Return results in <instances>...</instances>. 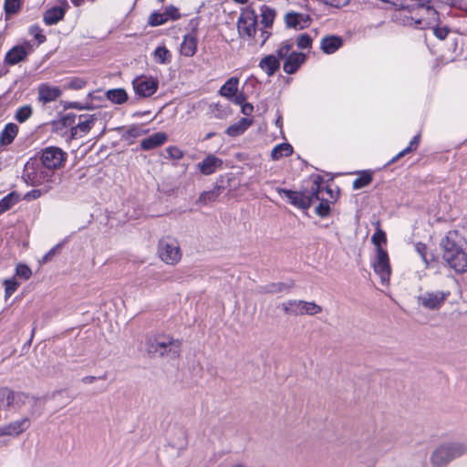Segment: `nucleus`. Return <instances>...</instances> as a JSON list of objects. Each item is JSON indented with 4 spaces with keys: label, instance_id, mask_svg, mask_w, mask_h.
<instances>
[{
    "label": "nucleus",
    "instance_id": "052dcab7",
    "mask_svg": "<svg viewBox=\"0 0 467 467\" xmlns=\"http://www.w3.org/2000/svg\"><path fill=\"white\" fill-rule=\"evenodd\" d=\"M275 11L265 6V28L271 26Z\"/></svg>",
    "mask_w": 467,
    "mask_h": 467
},
{
    "label": "nucleus",
    "instance_id": "ea45409f",
    "mask_svg": "<svg viewBox=\"0 0 467 467\" xmlns=\"http://www.w3.org/2000/svg\"><path fill=\"white\" fill-rule=\"evenodd\" d=\"M53 188L50 186H42L40 189H34L25 194L24 199L26 201H32L38 199L44 194L49 192Z\"/></svg>",
    "mask_w": 467,
    "mask_h": 467
},
{
    "label": "nucleus",
    "instance_id": "a878e982",
    "mask_svg": "<svg viewBox=\"0 0 467 467\" xmlns=\"http://www.w3.org/2000/svg\"><path fill=\"white\" fill-rule=\"evenodd\" d=\"M252 124V120L248 118H242L238 122L230 125L225 132L231 137H237L243 134Z\"/></svg>",
    "mask_w": 467,
    "mask_h": 467
},
{
    "label": "nucleus",
    "instance_id": "69168bd1",
    "mask_svg": "<svg viewBox=\"0 0 467 467\" xmlns=\"http://www.w3.org/2000/svg\"><path fill=\"white\" fill-rule=\"evenodd\" d=\"M241 111L244 115L249 116L254 111V107L251 103L244 102L241 105Z\"/></svg>",
    "mask_w": 467,
    "mask_h": 467
},
{
    "label": "nucleus",
    "instance_id": "37998d69",
    "mask_svg": "<svg viewBox=\"0 0 467 467\" xmlns=\"http://www.w3.org/2000/svg\"><path fill=\"white\" fill-rule=\"evenodd\" d=\"M167 21H169V19L167 18L165 12H154L150 16L148 23L151 26H158L165 24Z\"/></svg>",
    "mask_w": 467,
    "mask_h": 467
},
{
    "label": "nucleus",
    "instance_id": "6e6d98bb",
    "mask_svg": "<svg viewBox=\"0 0 467 467\" xmlns=\"http://www.w3.org/2000/svg\"><path fill=\"white\" fill-rule=\"evenodd\" d=\"M164 12L169 20L174 21V20L179 19L181 16V14H180L178 8L173 5L167 6L165 8Z\"/></svg>",
    "mask_w": 467,
    "mask_h": 467
},
{
    "label": "nucleus",
    "instance_id": "9d476101",
    "mask_svg": "<svg viewBox=\"0 0 467 467\" xmlns=\"http://www.w3.org/2000/svg\"><path fill=\"white\" fill-rule=\"evenodd\" d=\"M67 154L57 147H47L40 153L38 161L47 170L55 172L66 161Z\"/></svg>",
    "mask_w": 467,
    "mask_h": 467
},
{
    "label": "nucleus",
    "instance_id": "4468645a",
    "mask_svg": "<svg viewBox=\"0 0 467 467\" xmlns=\"http://www.w3.org/2000/svg\"><path fill=\"white\" fill-rule=\"evenodd\" d=\"M237 27L241 36L252 37L256 32V17L254 12L242 14Z\"/></svg>",
    "mask_w": 467,
    "mask_h": 467
},
{
    "label": "nucleus",
    "instance_id": "e433bc0d",
    "mask_svg": "<svg viewBox=\"0 0 467 467\" xmlns=\"http://www.w3.org/2000/svg\"><path fill=\"white\" fill-rule=\"evenodd\" d=\"M420 134H417L416 136L413 137V139L410 140V144L408 147H406L404 150H402L400 152H399L392 160H391V162H394L396 160L401 158L402 156H404L405 154L412 151V150H415L418 146H419V143H420Z\"/></svg>",
    "mask_w": 467,
    "mask_h": 467
},
{
    "label": "nucleus",
    "instance_id": "2f4dec72",
    "mask_svg": "<svg viewBox=\"0 0 467 467\" xmlns=\"http://www.w3.org/2000/svg\"><path fill=\"white\" fill-rule=\"evenodd\" d=\"M372 182V173L368 171H363L360 172L359 176L354 180L352 183V188L354 190H358L368 186Z\"/></svg>",
    "mask_w": 467,
    "mask_h": 467
},
{
    "label": "nucleus",
    "instance_id": "9b49d317",
    "mask_svg": "<svg viewBox=\"0 0 467 467\" xmlns=\"http://www.w3.org/2000/svg\"><path fill=\"white\" fill-rule=\"evenodd\" d=\"M99 120L97 114H81L78 122L70 129V138H82L87 135Z\"/></svg>",
    "mask_w": 467,
    "mask_h": 467
},
{
    "label": "nucleus",
    "instance_id": "c03bdc74",
    "mask_svg": "<svg viewBox=\"0 0 467 467\" xmlns=\"http://www.w3.org/2000/svg\"><path fill=\"white\" fill-rule=\"evenodd\" d=\"M5 298L8 299L19 286V283L15 278L5 279Z\"/></svg>",
    "mask_w": 467,
    "mask_h": 467
},
{
    "label": "nucleus",
    "instance_id": "de8ad7c7",
    "mask_svg": "<svg viewBox=\"0 0 467 467\" xmlns=\"http://www.w3.org/2000/svg\"><path fill=\"white\" fill-rule=\"evenodd\" d=\"M28 396L23 392L12 391V399L10 400V406H21L26 403L28 400Z\"/></svg>",
    "mask_w": 467,
    "mask_h": 467
},
{
    "label": "nucleus",
    "instance_id": "79ce46f5",
    "mask_svg": "<svg viewBox=\"0 0 467 467\" xmlns=\"http://www.w3.org/2000/svg\"><path fill=\"white\" fill-rule=\"evenodd\" d=\"M320 201L319 204L315 208V213L319 217L325 218L330 213V203L327 200L320 197L318 200Z\"/></svg>",
    "mask_w": 467,
    "mask_h": 467
},
{
    "label": "nucleus",
    "instance_id": "f704fd0d",
    "mask_svg": "<svg viewBox=\"0 0 467 467\" xmlns=\"http://www.w3.org/2000/svg\"><path fill=\"white\" fill-rule=\"evenodd\" d=\"M415 2L416 0H389V5L396 9L411 12L415 9Z\"/></svg>",
    "mask_w": 467,
    "mask_h": 467
},
{
    "label": "nucleus",
    "instance_id": "6ab92c4d",
    "mask_svg": "<svg viewBox=\"0 0 467 467\" xmlns=\"http://www.w3.org/2000/svg\"><path fill=\"white\" fill-rule=\"evenodd\" d=\"M61 5L48 9L44 15V22L52 26L63 19L68 6L67 0H60Z\"/></svg>",
    "mask_w": 467,
    "mask_h": 467
},
{
    "label": "nucleus",
    "instance_id": "c9c22d12",
    "mask_svg": "<svg viewBox=\"0 0 467 467\" xmlns=\"http://www.w3.org/2000/svg\"><path fill=\"white\" fill-rule=\"evenodd\" d=\"M414 248L417 254L420 256L422 262L425 264L426 266H428L430 261L432 259L433 256L432 254H431L430 256L428 255V248L426 244L421 242H418L414 244Z\"/></svg>",
    "mask_w": 467,
    "mask_h": 467
},
{
    "label": "nucleus",
    "instance_id": "f3484780",
    "mask_svg": "<svg viewBox=\"0 0 467 467\" xmlns=\"http://www.w3.org/2000/svg\"><path fill=\"white\" fill-rule=\"evenodd\" d=\"M30 421L28 418H23L9 424L0 427V436H17L29 428Z\"/></svg>",
    "mask_w": 467,
    "mask_h": 467
},
{
    "label": "nucleus",
    "instance_id": "603ef678",
    "mask_svg": "<svg viewBox=\"0 0 467 467\" xmlns=\"http://www.w3.org/2000/svg\"><path fill=\"white\" fill-rule=\"evenodd\" d=\"M12 399V390L7 388H0V404L10 407Z\"/></svg>",
    "mask_w": 467,
    "mask_h": 467
},
{
    "label": "nucleus",
    "instance_id": "f8f14e48",
    "mask_svg": "<svg viewBox=\"0 0 467 467\" xmlns=\"http://www.w3.org/2000/svg\"><path fill=\"white\" fill-rule=\"evenodd\" d=\"M372 265L375 273L379 276L381 283H387L389 280L391 268L386 250L383 248L377 249L376 258Z\"/></svg>",
    "mask_w": 467,
    "mask_h": 467
},
{
    "label": "nucleus",
    "instance_id": "423d86ee",
    "mask_svg": "<svg viewBox=\"0 0 467 467\" xmlns=\"http://www.w3.org/2000/svg\"><path fill=\"white\" fill-rule=\"evenodd\" d=\"M414 5L415 9H418V13L415 16H405L403 20L404 25L423 29L425 26H431L438 20V12L433 7L426 5L420 0H416Z\"/></svg>",
    "mask_w": 467,
    "mask_h": 467
},
{
    "label": "nucleus",
    "instance_id": "680f3d73",
    "mask_svg": "<svg viewBox=\"0 0 467 467\" xmlns=\"http://www.w3.org/2000/svg\"><path fill=\"white\" fill-rule=\"evenodd\" d=\"M292 45L291 44H285L277 50V55L279 58L287 57L291 53Z\"/></svg>",
    "mask_w": 467,
    "mask_h": 467
},
{
    "label": "nucleus",
    "instance_id": "393cba45",
    "mask_svg": "<svg viewBox=\"0 0 467 467\" xmlns=\"http://www.w3.org/2000/svg\"><path fill=\"white\" fill-rule=\"evenodd\" d=\"M18 133V127L15 123H8L0 132V146L10 145Z\"/></svg>",
    "mask_w": 467,
    "mask_h": 467
},
{
    "label": "nucleus",
    "instance_id": "bf43d9fd",
    "mask_svg": "<svg viewBox=\"0 0 467 467\" xmlns=\"http://www.w3.org/2000/svg\"><path fill=\"white\" fill-rule=\"evenodd\" d=\"M29 32L39 44L46 41V36L42 34L41 29L38 26H31Z\"/></svg>",
    "mask_w": 467,
    "mask_h": 467
},
{
    "label": "nucleus",
    "instance_id": "a211bd4d",
    "mask_svg": "<svg viewBox=\"0 0 467 467\" xmlns=\"http://www.w3.org/2000/svg\"><path fill=\"white\" fill-rule=\"evenodd\" d=\"M31 49V47L27 45L25 46H16L13 48H11L5 57V62L7 65H16L21 61H24L27 55L29 54Z\"/></svg>",
    "mask_w": 467,
    "mask_h": 467
},
{
    "label": "nucleus",
    "instance_id": "f03ea898",
    "mask_svg": "<svg viewBox=\"0 0 467 467\" xmlns=\"http://www.w3.org/2000/svg\"><path fill=\"white\" fill-rule=\"evenodd\" d=\"M322 190L321 179L317 177L311 182L310 186L304 191L277 189V192L281 198L285 199L293 206L301 210H307L315 202L320 199L319 194Z\"/></svg>",
    "mask_w": 467,
    "mask_h": 467
},
{
    "label": "nucleus",
    "instance_id": "338daca9",
    "mask_svg": "<svg viewBox=\"0 0 467 467\" xmlns=\"http://www.w3.org/2000/svg\"><path fill=\"white\" fill-rule=\"evenodd\" d=\"M451 5L467 11V0H451Z\"/></svg>",
    "mask_w": 467,
    "mask_h": 467
},
{
    "label": "nucleus",
    "instance_id": "c85d7f7f",
    "mask_svg": "<svg viewBox=\"0 0 467 467\" xmlns=\"http://www.w3.org/2000/svg\"><path fill=\"white\" fill-rule=\"evenodd\" d=\"M293 148L289 143H280L274 147L271 151V158L274 161H278L282 157H288L292 154Z\"/></svg>",
    "mask_w": 467,
    "mask_h": 467
},
{
    "label": "nucleus",
    "instance_id": "6e6552de",
    "mask_svg": "<svg viewBox=\"0 0 467 467\" xmlns=\"http://www.w3.org/2000/svg\"><path fill=\"white\" fill-rule=\"evenodd\" d=\"M158 254L167 265H176L182 258V251L176 239L170 236L161 238L158 244Z\"/></svg>",
    "mask_w": 467,
    "mask_h": 467
},
{
    "label": "nucleus",
    "instance_id": "49530a36",
    "mask_svg": "<svg viewBox=\"0 0 467 467\" xmlns=\"http://www.w3.org/2000/svg\"><path fill=\"white\" fill-rule=\"evenodd\" d=\"M19 0H5V12L6 16L16 14L20 9Z\"/></svg>",
    "mask_w": 467,
    "mask_h": 467
},
{
    "label": "nucleus",
    "instance_id": "bb28decb",
    "mask_svg": "<svg viewBox=\"0 0 467 467\" xmlns=\"http://www.w3.org/2000/svg\"><path fill=\"white\" fill-rule=\"evenodd\" d=\"M238 78L232 77L221 87L219 93L221 96L229 99L238 91Z\"/></svg>",
    "mask_w": 467,
    "mask_h": 467
},
{
    "label": "nucleus",
    "instance_id": "0eeeda50",
    "mask_svg": "<svg viewBox=\"0 0 467 467\" xmlns=\"http://www.w3.org/2000/svg\"><path fill=\"white\" fill-rule=\"evenodd\" d=\"M450 296V290H426L419 294L417 303L425 309L435 311L443 306Z\"/></svg>",
    "mask_w": 467,
    "mask_h": 467
},
{
    "label": "nucleus",
    "instance_id": "8fccbe9b",
    "mask_svg": "<svg viewBox=\"0 0 467 467\" xmlns=\"http://www.w3.org/2000/svg\"><path fill=\"white\" fill-rule=\"evenodd\" d=\"M296 45L300 49L310 48L312 47V38L307 34H302L298 36Z\"/></svg>",
    "mask_w": 467,
    "mask_h": 467
},
{
    "label": "nucleus",
    "instance_id": "39448f33",
    "mask_svg": "<svg viewBox=\"0 0 467 467\" xmlns=\"http://www.w3.org/2000/svg\"><path fill=\"white\" fill-rule=\"evenodd\" d=\"M467 452V445L462 441H451L441 443L431 455L434 465H446L452 460Z\"/></svg>",
    "mask_w": 467,
    "mask_h": 467
},
{
    "label": "nucleus",
    "instance_id": "c756f323",
    "mask_svg": "<svg viewBox=\"0 0 467 467\" xmlns=\"http://www.w3.org/2000/svg\"><path fill=\"white\" fill-rule=\"evenodd\" d=\"M107 98L115 104H122L128 99V94L123 88H115L107 92Z\"/></svg>",
    "mask_w": 467,
    "mask_h": 467
},
{
    "label": "nucleus",
    "instance_id": "5fc2aeb1",
    "mask_svg": "<svg viewBox=\"0 0 467 467\" xmlns=\"http://www.w3.org/2000/svg\"><path fill=\"white\" fill-rule=\"evenodd\" d=\"M168 55H169V51L164 47H159L154 51L155 58L161 63L166 62Z\"/></svg>",
    "mask_w": 467,
    "mask_h": 467
},
{
    "label": "nucleus",
    "instance_id": "412c9836",
    "mask_svg": "<svg viewBox=\"0 0 467 467\" xmlns=\"http://www.w3.org/2000/svg\"><path fill=\"white\" fill-rule=\"evenodd\" d=\"M198 45V34L188 33L184 36L181 44V54L184 57H192L196 53Z\"/></svg>",
    "mask_w": 467,
    "mask_h": 467
},
{
    "label": "nucleus",
    "instance_id": "20e7f679",
    "mask_svg": "<svg viewBox=\"0 0 467 467\" xmlns=\"http://www.w3.org/2000/svg\"><path fill=\"white\" fill-rule=\"evenodd\" d=\"M181 348V341L169 335H157L147 340V351L152 357L174 359L180 356Z\"/></svg>",
    "mask_w": 467,
    "mask_h": 467
},
{
    "label": "nucleus",
    "instance_id": "0e129e2a",
    "mask_svg": "<svg viewBox=\"0 0 467 467\" xmlns=\"http://www.w3.org/2000/svg\"><path fill=\"white\" fill-rule=\"evenodd\" d=\"M199 25H200V18L199 17L192 18L189 21V29H190L189 33H195V34H197Z\"/></svg>",
    "mask_w": 467,
    "mask_h": 467
},
{
    "label": "nucleus",
    "instance_id": "09e8293b",
    "mask_svg": "<svg viewBox=\"0 0 467 467\" xmlns=\"http://www.w3.org/2000/svg\"><path fill=\"white\" fill-rule=\"evenodd\" d=\"M78 115L74 113H67L60 118V123L64 127H70V129L77 124Z\"/></svg>",
    "mask_w": 467,
    "mask_h": 467
},
{
    "label": "nucleus",
    "instance_id": "58836bf2",
    "mask_svg": "<svg viewBox=\"0 0 467 467\" xmlns=\"http://www.w3.org/2000/svg\"><path fill=\"white\" fill-rule=\"evenodd\" d=\"M212 112L217 119H225L231 114L230 108L228 106H223L219 103L211 105Z\"/></svg>",
    "mask_w": 467,
    "mask_h": 467
},
{
    "label": "nucleus",
    "instance_id": "864d4df0",
    "mask_svg": "<svg viewBox=\"0 0 467 467\" xmlns=\"http://www.w3.org/2000/svg\"><path fill=\"white\" fill-rule=\"evenodd\" d=\"M168 157L172 160H181L183 157V152L176 146H170L166 149Z\"/></svg>",
    "mask_w": 467,
    "mask_h": 467
},
{
    "label": "nucleus",
    "instance_id": "473e14b6",
    "mask_svg": "<svg viewBox=\"0 0 467 467\" xmlns=\"http://www.w3.org/2000/svg\"><path fill=\"white\" fill-rule=\"evenodd\" d=\"M33 114V109L30 105H25L16 109L15 119L19 123L26 121Z\"/></svg>",
    "mask_w": 467,
    "mask_h": 467
},
{
    "label": "nucleus",
    "instance_id": "2eb2a0df",
    "mask_svg": "<svg viewBox=\"0 0 467 467\" xmlns=\"http://www.w3.org/2000/svg\"><path fill=\"white\" fill-rule=\"evenodd\" d=\"M62 95L58 87L42 83L37 88V100L42 105L56 101Z\"/></svg>",
    "mask_w": 467,
    "mask_h": 467
},
{
    "label": "nucleus",
    "instance_id": "72a5a7b5",
    "mask_svg": "<svg viewBox=\"0 0 467 467\" xmlns=\"http://www.w3.org/2000/svg\"><path fill=\"white\" fill-rule=\"evenodd\" d=\"M293 285L294 284L292 282L290 284H285L282 282L272 283L265 286V293L275 294L285 292L288 291L293 286Z\"/></svg>",
    "mask_w": 467,
    "mask_h": 467
},
{
    "label": "nucleus",
    "instance_id": "f257e3e1",
    "mask_svg": "<svg viewBox=\"0 0 467 467\" xmlns=\"http://www.w3.org/2000/svg\"><path fill=\"white\" fill-rule=\"evenodd\" d=\"M442 259L457 273L467 271V254L462 247V237L457 231H450L440 244Z\"/></svg>",
    "mask_w": 467,
    "mask_h": 467
},
{
    "label": "nucleus",
    "instance_id": "4be33fe9",
    "mask_svg": "<svg viewBox=\"0 0 467 467\" xmlns=\"http://www.w3.org/2000/svg\"><path fill=\"white\" fill-rule=\"evenodd\" d=\"M305 60L306 56L304 54L292 52L285 60L283 69L286 74H294Z\"/></svg>",
    "mask_w": 467,
    "mask_h": 467
},
{
    "label": "nucleus",
    "instance_id": "a19ab883",
    "mask_svg": "<svg viewBox=\"0 0 467 467\" xmlns=\"http://www.w3.org/2000/svg\"><path fill=\"white\" fill-rule=\"evenodd\" d=\"M280 67L279 60L275 56L265 57V67L269 76L273 75Z\"/></svg>",
    "mask_w": 467,
    "mask_h": 467
},
{
    "label": "nucleus",
    "instance_id": "ddd939ff",
    "mask_svg": "<svg viewBox=\"0 0 467 467\" xmlns=\"http://www.w3.org/2000/svg\"><path fill=\"white\" fill-rule=\"evenodd\" d=\"M132 85L137 95L140 97L148 98L157 91L159 82L152 78L140 76L132 81Z\"/></svg>",
    "mask_w": 467,
    "mask_h": 467
},
{
    "label": "nucleus",
    "instance_id": "7ed1b4c3",
    "mask_svg": "<svg viewBox=\"0 0 467 467\" xmlns=\"http://www.w3.org/2000/svg\"><path fill=\"white\" fill-rule=\"evenodd\" d=\"M23 181L30 186H50L55 185V172L44 167L37 158L28 160L22 172Z\"/></svg>",
    "mask_w": 467,
    "mask_h": 467
},
{
    "label": "nucleus",
    "instance_id": "a18cd8bd",
    "mask_svg": "<svg viewBox=\"0 0 467 467\" xmlns=\"http://www.w3.org/2000/svg\"><path fill=\"white\" fill-rule=\"evenodd\" d=\"M371 242L376 246V250L382 248L381 244H385L387 242L385 232L380 228H378L371 237Z\"/></svg>",
    "mask_w": 467,
    "mask_h": 467
},
{
    "label": "nucleus",
    "instance_id": "cd10ccee",
    "mask_svg": "<svg viewBox=\"0 0 467 467\" xmlns=\"http://www.w3.org/2000/svg\"><path fill=\"white\" fill-rule=\"evenodd\" d=\"M223 189V186L215 185L212 190L203 192L200 195L198 202L206 205L214 202L222 194Z\"/></svg>",
    "mask_w": 467,
    "mask_h": 467
},
{
    "label": "nucleus",
    "instance_id": "774afa93",
    "mask_svg": "<svg viewBox=\"0 0 467 467\" xmlns=\"http://www.w3.org/2000/svg\"><path fill=\"white\" fill-rule=\"evenodd\" d=\"M57 247L58 246H55L53 247L48 253H47L44 256H43V259H42V262L43 263H47L48 261L51 260V258L55 255V254L57 253Z\"/></svg>",
    "mask_w": 467,
    "mask_h": 467
},
{
    "label": "nucleus",
    "instance_id": "aec40b11",
    "mask_svg": "<svg viewBox=\"0 0 467 467\" xmlns=\"http://www.w3.org/2000/svg\"><path fill=\"white\" fill-rule=\"evenodd\" d=\"M343 45V39L338 36H326L321 39L320 48L325 54L331 55L337 51Z\"/></svg>",
    "mask_w": 467,
    "mask_h": 467
},
{
    "label": "nucleus",
    "instance_id": "e2e57ef3",
    "mask_svg": "<svg viewBox=\"0 0 467 467\" xmlns=\"http://www.w3.org/2000/svg\"><path fill=\"white\" fill-rule=\"evenodd\" d=\"M232 102H234L236 105H242L245 102V96L244 92H236L235 95H234L232 98L229 99Z\"/></svg>",
    "mask_w": 467,
    "mask_h": 467
},
{
    "label": "nucleus",
    "instance_id": "dca6fc26",
    "mask_svg": "<svg viewBox=\"0 0 467 467\" xmlns=\"http://www.w3.org/2000/svg\"><path fill=\"white\" fill-rule=\"evenodd\" d=\"M285 23L287 27L304 29L308 26L310 16L306 14L288 12L285 16Z\"/></svg>",
    "mask_w": 467,
    "mask_h": 467
},
{
    "label": "nucleus",
    "instance_id": "5701e85b",
    "mask_svg": "<svg viewBox=\"0 0 467 467\" xmlns=\"http://www.w3.org/2000/svg\"><path fill=\"white\" fill-rule=\"evenodd\" d=\"M223 165V161L216 156L210 154L202 161L198 163L200 171L204 175H211Z\"/></svg>",
    "mask_w": 467,
    "mask_h": 467
},
{
    "label": "nucleus",
    "instance_id": "b1692460",
    "mask_svg": "<svg viewBox=\"0 0 467 467\" xmlns=\"http://www.w3.org/2000/svg\"><path fill=\"white\" fill-rule=\"evenodd\" d=\"M167 134L164 132H156L151 136L144 139L140 142V147L144 150H150L161 146L167 140Z\"/></svg>",
    "mask_w": 467,
    "mask_h": 467
},
{
    "label": "nucleus",
    "instance_id": "4d7b16f0",
    "mask_svg": "<svg viewBox=\"0 0 467 467\" xmlns=\"http://www.w3.org/2000/svg\"><path fill=\"white\" fill-rule=\"evenodd\" d=\"M432 31L435 36L441 40L445 39L449 33L446 26H433Z\"/></svg>",
    "mask_w": 467,
    "mask_h": 467
},
{
    "label": "nucleus",
    "instance_id": "7c9ffc66",
    "mask_svg": "<svg viewBox=\"0 0 467 467\" xmlns=\"http://www.w3.org/2000/svg\"><path fill=\"white\" fill-rule=\"evenodd\" d=\"M19 200L20 196L16 192L8 193L0 201V208L2 212L5 213V211H8L15 204H16L19 202Z\"/></svg>",
    "mask_w": 467,
    "mask_h": 467
},
{
    "label": "nucleus",
    "instance_id": "4c0bfd02",
    "mask_svg": "<svg viewBox=\"0 0 467 467\" xmlns=\"http://www.w3.org/2000/svg\"><path fill=\"white\" fill-rule=\"evenodd\" d=\"M420 134H417L416 136L413 137V139L410 140V144L408 147H406L404 150H402L400 152H399L392 160H391V162H394L396 160L401 158L402 156H404L405 154L412 151V150H415L418 146H419V143H420Z\"/></svg>",
    "mask_w": 467,
    "mask_h": 467
},
{
    "label": "nucleus",
    "instance_id": "13d9d810",
    "mask_svg": "<svg viewBox=\"0 0 467 467\" xmlns=\"http://www.w3.org/2000/svg\"><path fill=\"white\" fill-rule=\"evenodd\" d=\"M85 86H86V81L84 79L78 78H75L71 79L67 84L68 88H71V89H81Z\"/></svg>",
    "mask_w": 467,
    "mask_h": 467
},
{
    "label": "nucleus",
    "instance_id": "1a4fd4ad",
    "mask_svg": "<svg viewBox=\"0 0 467 467\" xmlns=\"http://www.w3.org/2000/svg\"><path fill=\"white\" fill-rule=\"evenodd\" d=\"M283 310L293 316L309 315L315 316L322 311V307L315 302L303 300H289L283 303Z\"/></svg>",
    "mask_w": 467,
    "mask_h": 467
},
{
    "label": "nucleus",
    "instance_id": "3c124183",
    "mask_svg": "<svg viewBox=\"0 0 467 467\" xmlns=\"http://www.w3.org/2000/svg\"><path fill=\"white\" fill-rule=\"evenodd\" d=\"M16 275L20 278L27 280L32 275V271L27 265L19 264L16 268Z\"/></svg>",
    "mask_w": 467,
    "mask_h": 467
}]
</instances>
